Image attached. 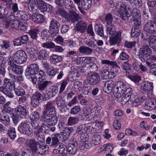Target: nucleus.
I'll return each instance as SVG.
<instances>
[{
	"mask_svg": "<svg viewBox=\"0 0 156 156\" xmlns=\"http://www.w3.org/2000/svg\"><path fill=\"white\" fill-rule=\"evenodd\" d=\"M21 22L17 19L13 20L11 24V27L12 28L19 30Z\"/></svg>",
	"mask_w": 156,
	"mask_h": 156,
	"instance_id": "bf43d9fd",
	"label": "nucleus"
},
{
	"mask_svg": "<svg viewBox=\"0 0 156 156\" xmlns=\"http://www.w3.org/2000/svg\"><path fill=\"white\" fill-rule=\"evenodd\" d=\"M146 97L144 96L139 98L137 97L134 100L132 98L129 97V95H123L122 98L121 104L123 105H130L132 106L135 107L138 106L140 103L144 101Z\"/></svg>",
	"mask_w": 156,
	"mask_h": 156,
	"instance_id": "f257e3e1",
	"label": "nucleus"
},
{
	"mask_svg": "<svg viewBox=\"0 0 156 156\" xmlns=\"http://www.w3.org/2000/svg\"><path fill=\"white\" fill-rule=\"evenodd\" d=\"M91 110L90 109H86L84 110L82 117L83 120H86L89 119L91 117Z\"/></svg>",
	"mask_w": 156,
	"mask_h": 156,
	"instance_id": "09e8293b",
	"label": "nucleus"
},
{
	"mask_svg": "<svg viewBox=\"0 0 156 156\" xmlns=\"http://www.w3.org/2000/svg\"><path fill=\"white\" fill-rule=\"evenodd\" d=\"M11 69L13 73L19 75H22L23 72V67L16 64H15L14 67H12Z\"/></svg>",
	"mask_w": 156,
	"mask_h": 156,
	"instance_id": "2f4dec72",
	"label": "nucleus"
},
{
	"mask_svg": "<svg viewBox=\"0 0 156 156\" xmlns=\"http://www.w3.org/2000/svg\"><path fill=\"white\" fill-rule=\"evenodd\" d=\"M105 20L106 23V26L113 25L112 24L113 18L112 15L110 13L107 14L105 17Z\"/></svg>",
	"mask_w": 156,
	"mask_h": 156,
	"instance_id": "a18cd8bd",
	"label": "nucleus"
},
{
	"mask_svg": "<svg viewBox=\"0 0 156 156\" xmlns=\"http://www.w3.org/2000/svg\"><path fill=\"white\" fill-rule=\"evenodd\" d=\"M14 90L16 94L18 96H23L25 94V91L21 87H19L15 88Z\"/></svg>",
	"mask_w": 156,
	"mask_h": 156,
	"instance_id": "5fc2aeb1",
	"label": "nucleus"
},
{
	"mask_svg": "<svg viewBox=\"0 0 156 156\" xmlns=\"http://www.w3.org/2000/svg\"><path fill=\"white\" fill-rule=\"evenodd\" d=\"M27 109L26 105L22 106L19 105L15 108V113L19 117L23 118L26 116L28 114Z\"/></svg>",
	"mask_w": 156,
	"mask_h": 156,
	"instance_id": "9b49d317",
	"label": "nucleus"
},
{
	"mask_svg": "<svg viewBox=\"0 0 156 156\" xmlns=\"http://www.w3.org/2000/svg\"><path fill=\"white\" fill-rule=\"evenodd\" d=\"M48 146L41 145L39 142L38 145L35 150V152H37L39 154H42L45 153L48 150Z\"/></svg>",
	"mask_w": 156,
	"mask_h": 156,
	"instance_id": "c85d7f7f",
	"label": "nucleus"
},
{
	"mask_svg": "<svg viewBox=\"0 0 156 156\" xmlns=\"http://www.w3.org/2000/svg\"><path fill=\"white\" fill-rule=\"evenodd\" d=\"M38 143L39 142H37L34 139H29L26 141V144L27 147L30 149L32 152L35 153Z\"/></svg>",
	"mask_w": 156,
	"mask_h": 156,
	"instance_id": "dca6fc26",
	"label": "nucleus"
},
{
	"mask_svg": "<svg viewBox=\"0 0 156 156\" xmlns=\"http://www.w3.org/2000/svg\"><path fill=\"white\" fill-rule=\"evenodd\" d=\"M32 125L28 121H23L19 125L18 130L20 133L31 137L33 135V131L31 128Z\"/></svg>",
	"mask_w": 156,
	"mask_h": 156,
	"instance_id": "f03ea898",
	"label": "nucleus"
},
{
	"mask_svg": "<svg viewBox=\"0 0 156 156\" xmlns=\"http://www.w3.org/2000/svg\"><path fill=\"white\" fill-rule=\"evenodd\" d=\"M89 84L95 85L99 83L100 81V78L97 73H92L89 75L87 77Z\"/></svg>",
	"mask_w": 156,
	"mask_h": 156,
	"instance_id": "f8f14e48",
	"label": "nucleus"
},
{
	"mask_svg": "<svg viewBox=\"0 0 156 156\" xmlns=\"http://www.w3.org/2000/svg\"><path fill=\"white\" fill-rule=\"evenodd\" d=\"M28 8L30 11L33 13H36L38 11L36 3L35 0H29Z\"/></svg>",
	"mask_w": 156,
	"mask_h": 156,
	"instance_id": "5701e85b",
	"label": "nucleus"
},
{
	"mask_svg": "<svg viewBox=\"0 0 156 156\" xmlns=\"http://www.w3.org/2000/svg\"><path fill=\"white\" fill-rule=\"evenodd\" d=\"M87 24L82 21H79L76 25V29L82 33H84L87 28Z\"/></svg>",
	"mask_w": 156,
	"mask_h": 156,
	"instance_id": "aec40b11",
	"label": "nucleus"
},
{
	"mask_svg": "<svg viewBox=\"0 0 156 156\" xmlns=\"http://www.w3.org/2000/svg\"><path fill=\"white\" fill-rule=\"evenodd\" d=\"M91 0H82L81 5L84 9L87 10L91 7Z\"/></svg>",
	"mask_w": 156,
	"mask_h": 156,
	"instance_id": "603ef678",
	"label": "nucleus"
},
{
	"mask_svg": "<svg viewBox=\"0 0 156 156\" xmlns=\"http://www.w3.org/2000/svg\"><path fill=\"white\" fill-rule=\"evenodd\" d=\"M85 124L79 126L77 128L76 132L80 134L83 135L86 133Z\"/></svg>",
	"mask_w": 156,
	"mask_h": 156,
	"instance_id": "6e6d98bb",
	"label": "nucleus"
},
{
	"mask_svg": "<svg viewBox=\"0 0 156 156\" xmlns=\"http://www.w3.org/2000/svg\"><path fill=\"white\" fill-rule=\"evenodd\" d=\"M0 46L2 48L5 49H9L11 46L9 42L5 40L2 41V43Z\"/></svg>",
	"mask_w": 156,
	"mask_h": 156,
	"instance_id": "680f3d73",
	"label": "nucleus"
},
{
	"mask_svg": "<svg viewBox=\"0 0 156 156\" xmlns=\"http://www.w3.org/2000/svg\"><path fill=\"white\" fill-rule=\"evenodd\" d=\"M0 121L7 126L10 125V118L7 115H2L0 114Z\"/></svg>",
	"mask_w": 156,
	"mask_h": 156,
	"instance_id": "473e14b6",
	"label": "nucleus"
},
{
	"mask_svg": "<svg viewBox=\"0 0 156 156\" xmlns=\"http://www.w3.org/2000/svg\"><path fill=\"white\" fill-rule=\"evenodd\" d=\"M101 63L103 64H107L112 66L114 68L120 70V67L117 64L116 62L114 61H110L107 60H103L101 61Z\"/></svg>",
	"mask_w": 156,
	"mask_h": 156,
	"instance_id": "58836bf2",
	"label": "nucleus"
},
{
	"mask_svg": "<svg viewBox=\"0 0 156 156\" xmlns=\"http://www.w3.org/2000/svg\"><path fill=\"white\" fill-rule=\"evenodd\" d=\"M79 121L78 118L71 116L69 118L67 124L69 125L72 126L77 123Z\"/></svg>",
	"mask_w": 156,
	"mask_h": 156,
	"instance_id": "8fccbe9b",
	"label": "nucleus"
},
{
	"mask_svg": "<svg viewBox=\"0 0 156 156\" xmlns=\"http://www.w3.org/2000/svg\"><path fill=\"white\" fill-rule=\"evenodd\" d=\"M152 52L151 49L148 45L143 46L140 48L139 55V58L142 62H144L150 59Z\"/></svg>",
	"mask_w": 156,
	"mask_h": 156,
	"instance_id": "0eeeda50",
	"label": "nucleus"
},
{
	"mask_svg": "<svg viewBox=\"0 0 156 156\" xmlns=\"http://www.w3.org/2000/svg\"><path fill=\"white\" fill-rule=\"evenodd\" d=\"M7 135L10 139H14L16 136L15 129L14 127L9 126L8 129Z\"/></svg>",
	"mask_w": 156,
	"mask_h": 156,
	"instance_id": "72a5a7b5",
	"label": "nucleus"
},
{
	"mask_svg": "<svg viewBox=\"0 0 156 156\" xmlns=\"http://www.w3.org/2000/svg\"><path fill=\"white\" fill-rule=\"evenodd\" d=\"M51 83L50 81L45 80L44 79H42L38 86L39 90L41 91L44 90L47 88V86Z\"/></svg>",
	"mask_w": 156,
	"mask_h": 156,
	"instance_id": "c756f323",
	"label": "nucleus"
},
{
	"mask_svg": "<svg viewBox=\"0 0 156 156\" xmlns=\"http://www.w3.org/2000/svg\"><path fill=\"white\" fill-rule=\"evenodd\" d=\"M101 76L104 80L111 78L114 77V75L111 72L107 70H104L102 71Z\"/></svg>",
	"mask_w": 156,
	"mask_h": 156,
	"instance_id": "4c0bfd02",
	"label": "nucleus"
},
{
	"mask_svg": "<svg viewBox=\"0 0 156 156\" xmlns=\"http://www.w3.org/2000/svg\"><path fill=\"white\" fill-rule=\"evenodd\" d=\"M14 62L17 64H21L25 63L27 59V55L23 50L16 51L12 55Z\"/></svg>",
	"mask_w": 156,
	"mask_h": 156,
	"instance_id": "423d86ee",
	"label": "nucleus"
},
{
	"mask_svg": "<svg viewBox=\"0 0 156 156\" xmlns=\"http://www.w3.org/2000/svg\"><path fill=\"white\" fill-rule=\"evenodd\" d=\"M124 12L122 13L120 12V17L123 20H127L129 23H130L132 21L134 20V18H133V15L132 16L131 14L125 12L124 10Z\"/></svg>",
	"mask_w": 156,
	"mask_h": 156,
	"instance_id": "4be33fe9",
	"label": "nucleus"
},
{
	"mask_svg": "<svg viewBox=\"0 0 156 156\" xmlns=\"http://www.w3.org/2000/svg\"><path fill=\"white\" fill-rule=\"evenodd\" d=\"M37 8L41 10V12H45V9L47 7V3L43 0H37Z\"/></svg>",
	"mask_w": 156,
	"mask_h": 156,
	"instance_id": "e433bc0d",
	"label": "nucleus"
},
{
	"mask_svg": "<svg viewBox=\"0 0 156 156\" xmlns=\"http://www.w3.org/2000/svg\"><path fill=\"white\" fill-rule=\"evenodd\" d=\"M30 44L31 45H32V46L31 47H29V45H27L28 47L27 48H28V52H29L30 54L32 55L36 52V51L35 48H36V46L34 45L32 42Z\"/></svg>",
	"mask_w": 156,
	"mask_h": 156,
	"instance_id": "338daca9",
	"label": "nucleus"
},
{
	"mask_svg": "<svg viewBox=\"0 0 156 156\" xmlns=\"http://www.w3.org/2000/svg\"><path fill=\"white\" fill-rule=\"evenodd\" d=\"M31 18L33 21L38 23H42L44 21V17L40 14L33 13L31 16Z\"/></svg>",
	"mask_w": 156,
	"mask_h": 156,
	"instance_id": "b1692460",
	"label": "nucleus"
},
{
	"mask_svg": "<svg viewBox=\"0 0 156 156\" xmlns=\"http://www.w3.org/2000/svg\"><path fill=\"white\" fill-rule=\"evenodd\" d=\"M49 127L48 124L46 125L43 123L41 125L40 129L43 132L46 134H48Z\"/></svg>",
	"mask_w": 156,
	"mask_h": 156,
	"instance_id": "774afa93",
	"label": "nucleus"
},
{
	"mask_svg": "<svg viewBox=\"0 0 156 156\" xmlns=\"http://www.w3.org/2000/svg\"><path fill=\"white\" fill-rule=\"evenodd\" d=\"M156 108V98H151L145 103L144 108L148 110H152Z\"/></svg>",
	"mask_w": 156,
	"mask_h": 156,
	"instance_id": "a211bd4d",
	"label": "nucleus"
},
{
	"mask_svg": "<svg viewBox=\"0 0 156 156\" xmlns=\"http://www.w3.org/2000/svg\"><path fill=\"white\" fill-rule=\"evenodd\" d=\"M42 96V94L38 92H36L33 94L31 98V105L33 107L38 106Z\"/></svg>",
	"mask_w": 156,
	"mask_h": 156,
	"instance_id": "1a4fd4ad",
	"label": "nucleus"
},
{
	"mask_svg": "<svg viewBox=\"0 0 156 156\" xmlns=\"http://www.w3.org/2000/svg\"><path fill=\"white\" fill-rule=\"evenodd\" d=\"M153 88V83L152 82L148 81H145L143 83L141 86V90L147 91H148L147 95L151 94L152 93Z\"/></svg>",
	"mask_w": 156,
	"mask_h": 156,
	"instance_id": "2eb2a0df",
	"label": "nucleus"
},
{
	"mask_svg": "<svg viewBox=\"0 0 156 156\" xmlns=\"http://www.w3.org/2000/svg\"><path fill=\"white\" fill-rule=\"evenodd\" d=\"M59 136V134H57L52 136V141L51 144V146H55V147H58V146L60 144L58 139V137Z\"/></svg>",
	"mask_w": 156,
	"mask_h": 156,
	"instance_id": "7c9ffc66",
	"label": "nucleus"
},
{
	"mask_svg": "<svg viewBox=\"0 0 156 156\" xmlns=\"http://www.w3.org/2000/svg\"><path fill=\"white\" fill-rule=\"evenodd\" d=\"M95 30L100 36L101 37L104 36L103 28L102 27H100L98 25H96L95 26Z\"/></svg>",
	"mask_w": 156,
	"mask_h": 156,
	"instance_id": "4d7b16f0",
	"label": "nucleus"
},
{
	"mask_svg": "<svg viewBox=\"0 0 156 156\" xmlns=\"http://www.w3.org/2000/svg\"><path fill=\"white\" fill-rule=\"evenodd\" d=\"M41 120L43 122L49 123L50 125L54 126L58 122L56 114L43 111Z\"/></svg>",
	"mask_w": 156,
	"mask_h": 156,
	"instance_id": "20e7f679",
	"label": "nucleus"
},
{
	"mask_svg": "<svg viewBox=\"0 0 156 156\" xmlns=\"http://www.w3.org/2000/svg\"><path fill=\"white\" fill-rule=\"evenodd\" d=\"M30 119L32 123V126L34 128H36L38 126V122L40 119L39 112L35 111L31 113Z\"/></svg>",
	"mask_w": 156,
	"mask_h": 156,
	"instance_id": "ddd939ff",
	"label": "nucleus"
},
{
	"mask_svg": "<svg viewBox=\"0 0 156 156\" xmlns=\"http://www.w3.org/2000/svg\"><path fill=\"white\" fill-rule=\"evenodd\" d=\"M58 88L55 86L51 87L48 92L52 98L55 96L58 92Z\"/></svg>",
	"mask_w": 156,
	"mask_h": 156,
	"instance_id": "864d4df0",
	"label": "nucleus"
},
{
	"mask_svg": "<svg viewBox=\"0 0 156 156\" xmlns=\"http://www.w3.org/2000/svg\"><path fill=\"white\" fill-rule=\"evenodd\" d=\"M4 86L0 87V92L5 94L10 98H13L14 95L11 90L14 87V85L11 82L10 79L6 78L4 80Z\"/></svg>",
	"mask_w": 156,
	"mask_h": 156,
	"instance_id": "7ed1b4c3",
	"label": "nucleus"
},
{
	"mask_svg": "<svg viewBox=\"0 0 156 156\" xmlns=\"http://www.w3.org/2000/svg\"><path fill=\"white\" fill-rule=\"evenodd\" d=\"M80 17L77 13L75 11H70L69 13H68L66 19L68 22L75 23L78 21Z\"/></svg>",
	"mask_w": 156,
	"mask_h": 156,
	"instance_id": "4468645a",
	"label": "nucleus"
},
{
	"mask_svg": "<svg viewBox=\"0 0 156 156\" xmlns=\"http://www.w3.org/2000/svg\"><path fill=\"white\" fill-rule=\"evenodd\" d=\"M81 108L79 106H76L71 108L70 113L73 115H76L80 111Z\"/></svg>",
	"mask_w": 156,
	"mask_h": 156,
	"instance_id": "0e129e2a",
	"label": "nucleus"
},
{
	"mask_svg": "<svg viewBox=\"0 0 156 156\" xmlns=\"http://www.w3.org/2000/svg\"><path fill=\"white\" fill-rule=\"evenodd\" d=\"M69 82V80L68 78H67L62 80L61 81V86L59 90V93H62L65 90L66 86Z\"/></svg>",
	"mask_w": 156,
	"mask_h": 156,
	"instance_id": "de8ad7c7",
	"label": "nucleus"
},
{
	"mask_svg": "<svg viewBox=\"0 0 156 156\" xmlns=\"http://www.w3.org/2000/svg\"><path fill=\"white\" fill-rule=\"evenodd\" d=\"M121 32L118 31L114 37H110L109 42L111 45L118 44L120 43L121 40Z\"/></svg>",
	"mask_w": 156,
	"mask_h": 156,
	"instance_id": "f3484780",
	"label": "nucleus"
},
{
	"mask_svg": "<svg viewBox=\"0 0 156 156\" xmlns=\"http://www.w3.org/2000/svg\"><path fill=\"white\" fill-rule=\"evenodd\" d=\"M135 26L132 29L134 30H135L138 32V33L140 34L141 30V23H140L139 21L135 23Z\"/></svg>",
	"mask_w": 156,
	"mask_h": 156,
	"instance_id": "052dcab7",
	"label": "nucleus"
},
{
	"mask_svg": "<svg viewBox=\"0 0 156 156\" xmlns=\"http://www.w3.org/2000/svg\"><path fill=\"white\" fill-rule=\"evenodd\" d=\"M114 82L111 80L107 81L103 87L104 91L106 93L108 94L112 90L114 87Z\"/></svg>",
	"mask_w": 156,
	"mask_h": 156,
	"instance_id": "6ab92c4d",
	"label": "nucleus"
},
{
	"mask_svg": "<svg viewBox=\"0 0 156 156\" xmlns=\"http://www.w3.org/2000/svg\"><path fill=\"white\" fill-rule=\"evenodd\" d=\"M106 31L107 35L110 37L114 36L116 33L114 25L107 26Z\"/></svg>",
	"mask_w": 156,
	"mask_h": 156,
	"instance_id": "c9c22d12",
	"label": "nucleus"
},
{
	"mask_svg": "<svg viewBox=\"0 0 156 156\" xmlns=\"http://www.w3.org/2000/svg\"><path fill=\"white\" fill-rule=\"evenodd\" d=\"M51 61L54 64L60 62L62 60V58L60 56L52 55L50 57Z\"/></svg>",
	"mask_w": 156,
	"mask_h": 156,
	"instance_id": "a19ab883",
	"label": "nucleus"
},
{
	"mask_svg": "<svg viewBox=\"0 0 156 156\" xmlns=\"http://www.w3.org/2000/svg\"><path fill=\"white\" fill-rule=\"evenodd\" d=\"M58 71V69L53 66L50 67L46 70L47 74L51 76H54L56 74Z\"/></svg>",
	"mask_w": 156,
	"mask_h": 156,
	"instance_id": "37998d69",
	"label": "nucleus"
},
{
	"mask_svg": "<svg viewBox=\"0 0 156 156\" xmlns=\"http://www.w3.org/2000/svg\"><path fill=\"white\" fill-rule=\"evenodd\" d=\"M55 101L58 109L62 112H66L67 106L65 104V101L60 95L58 96L55 99Z\"/></svg>",
	"mask_w": 156,
	"mask_h": 156,
	"instance_id": "9d476101",
	"label": "nucleus"
},
{
	"mask_svg": "<svg viewBox=\"0 0 156 156\" xmlns=\"http://www.w3.org/2000/svg\"><path fill=\"white\" fill-rule=\"evenodd\" d=\"M37 73H36L34 78L32 79V82L33 83L36 84L37 81V79L41 78L44 75V73L42 71L40 70L39 68V70Z\"/></svg>",
	"mask_w": 156,
	"mask_h": 156,
	"instance_id": "79ce46f5",
	"label": "nucleus"
},
{
	"mask_svg": "<svg viewBox=\"0 0 156 156\" xmlns=\"http://www.w3.org/2000/svg\"><path fill=\"white\" fill-rule=\"evenodd\" d=\"M132 92V89L131 88H129L126 89L124 93V95L126 96L129 95V97H130L131 98H132L133 99L135 100L137 97L136 95V93H133Z\"/></svg>",
	"mask_w": 156,
	"mask_h": 156,
	"instance_id": "c03bdc74",
	"label": "nucleus"
},
{
	"mask_svg": "<svg viewBox=\"0 0 156 156\" xmlns=\"http://www.w3.org/2000/svg\"><path fill=\"white\" fill-rule=\"evenodd\" d=\"M144 33L142 34V37H144L146 39L153 34H156V25L152 21L146 23L144 27Z\"/></svg>",
	"mask_w": 156,
	"mask_h": 156,
	"instance_id": "39448f33",
	"label": "nucleus"
},
{
	"mask_svg": "<svg viewBox=\"0 0 156 156\" xmlns=\"http://www.w3.org/2000/svg\"><path fill=\"white\" fill-rule=\"evenodd\" d=\"M16 19L26 21L28 20L27 13L25 12L19 11L16 15Z\"/></svg>",
	"mask_w": 156,
	"mask_h": 156,
	"instance_id": "393cba45",
	"label": "nucleus"
},
{
	"mask_svg": "<svg viewBox=\"0 0 156 156\" xmlns=\"http://www.w3.org/2000/svg\"><path fill=\"white\" fill-rule=\"evenodd\" d=\"M103 147H105V153H111L113 150V145L112 144H108L103 145Z\"/></svg>",
	"mask_w": 156,
	"mask_h": 156,
	"instance_id": "69168bd1",
	"label": "nucleus"
},
{
	"mask_svg": "<svg viewBox=\"0 0 156 156\" xmlns=\"http://www.w3.org/2000/svg\"><path fill=\"white\" fill-rule=\"evenodd\" d=\"M133 18L135 21V23L138 22L141 23V16L140 11L139 9L136 8H133L132 10Z\"/></svg>",
	"mask_w": 156,
	"mask_h": 156,
	"instance_id": "bb28decb",
	"label": "nucleus"
},
{
	"mask_svg": "<svg viewBox=\"0 0 156 156\" xmlns=\"http://www.w3.org/2000/svg\"><path fill=\"white\" fill-rule=\"evenodd\" d=\"M43 111L56 114L55 109V107L53 106L52 101H48V102L46 105Z\"/></svg>",
	"mask_w": 156,
	"mask_h": 156,
	"instance_id": "cd10ccee",
	"label": "nucleus"
},
{
	"mask_svg": "<svg viewBox=\"0 0 156 156\" xmlns=\"http://www.w3.org/2000/svg\"><path fill=\"white\" fill-rule=\"evenodd\" d=\"M39 68L38 65L36 64H30L26 69L25 74L27 78L32 80V79L34 78L36 73H37Z\"/></svg>",
	"mask_w": 156,
	"mask_h": 156,
	"instance_id": "6e6552de",
	"label": "nucleus"
},
{
	"mask_svg": "<svg viewBox=\"0 0 156 156\" xmlns=\"http://www.w3.org/2000/svg\"><path fill=\"white\" fill-rule=\"evenodd\" d=\"M114 89H117L122 93H124L126 89L125 83L121 81H119L116 82L114 86Z\"/></svg>",
	"mask_w": 156,
	"mask_h": 156,
	"instance_id": "a878e982",
	"label": "nucleus"
},
{
	"mask_svg": "<svg viewBox=\"0 0 156 156\" xmlns=\"http://www.w3.org/2000/svg\"><path fill=\"white\" fill-rule=\"evenodd\" d=\"M58 147L60 151V154H66L67 153V148L65 145L61 144L58 146Z\"/></svg>",
	"mask_w": 156,
	"mask_h": 156,
	"instance_id": "e2e57ef3",
	"label": "nucleus"
},
{
	"mask_svg": "<svg viewBox=\"0 0 156 156\" xmlns=\"http://www.w3.org/2000/svg\"><path fill=\"white\" fill-rule=\"evenodd\" d=\"M142 37L144 40H148V43L151 47L156 44V37L153 35H151L147 39L144 37Z\"/></svg>",
	"mask_w": 156,
	"mask_h": 156,
	"instance_id": "ea45409f",
	"label": "nucleus"
},
{
	"mask_svg": "<svg viewBox=\"0 0 156 156\" xmlns=\"http://www.w3.org/2000/svg\"><path fill=\"white\" fill-rule=\"evenodd\" d=\"M79 51L80 53L87 55L91 54L93 51L92 49L88 47L85 46L80 47L79 48Z\"/></svg>",
	"mask_w": 156,
	"mask_h": 156,
	"instance_id": "f704fd0d",
	"label": "nucleus"
},
{
	"mask_svg": "<svg viewBox=\"0 0 156 156\" xmlns=\"http://www.w3.org/2000/svg\"><path fill=\"white\" fill-rule=\"evenodd\" d=\"M60 27L59 23L56 20L52 19L50 23V27L51 29L54 30L53 31L55 33V35L58 34L59 32V27Z\"/></svg>",
	"mask_w": 156,
	"mask_h": 156,
	"instance_id": "412c9836",
	"label": "nucleus"
},
{
	"mask_svg": "<svg viewBox=\"0 0 156 156\" xmlns=\"http://www.w3.org/2000/svg\"><path fill=\"white\" fill-rule=\"evenodd\" d=\"M101 136L99 135L96 134L94 135L92 137V143L94 145L99 144L101 142Z\"/></svg>",
	"mask_w": 156,
	"mask_h": 156,
	"instance_id": "3c124183",
	"label": "nucleus"
},
{
	"mask_svg": "<svg viewBox=\"0 0 156 156\" xmlns=\"http://www.w3.org/2000/svg\"><path fill=\"white\" fill-rule=\"evenodd\" d=\"M55 46V44L51 41L47 42L44 43L42 45L43 47L46 48H54Z\"/></svg>",
	"mask_w": 156,
	"mask_h": 156,
	"instance_id": "13d9d810",
	"label": "nucleus"
},
{
	"mask_svg": "<svg viewBox=\"0 0 156 156\" xmlns=\"http://www.w3.org/2000/svg\"><path fill=\"white\" fill-rule=\"evenodd\" d=\"M48 52L46 50L41 49L38 54V58L40 59H44L48 56Z\"/></svg>",
	"mask_w": 156,
	"mask_h": 156,
	"instance_id": "49530a36",
	"label": "nucleus"
}]
</instances>
